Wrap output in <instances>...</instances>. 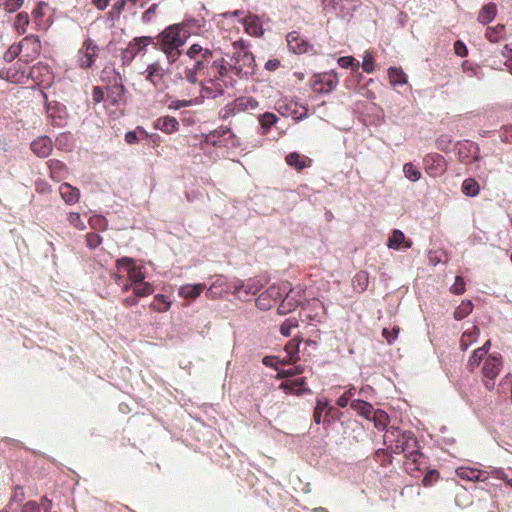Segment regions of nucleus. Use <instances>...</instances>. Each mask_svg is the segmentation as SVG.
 Instances as JSON below:
<instances>
[{
    "mask_svg": "<svg viewBox=\"0 0 512 512\" xmlns=\"http://www.w3.org/2000/svg\"><path fill=\"white\" fill-rule=\"evenodd\" d=\"M287 43L289 50L295 54H302L308 51V42L296 31H292L287 35Z\"/></svg>",
    "mask_w": 512,
    "mask_h": 512,
    "instance_id": "16",
    "label": "nucleus"
},
{
    "mask_svg": "<svg viewBox=\"0 0 512 512\" xmlns=\"http://www.w3.org/2000/svg\"><path fill=\"white\" fill-rule=\"evenodd\" d=\"M321 2L323 9L327 12H330L335 11L339 7L342 0H321Z\"/></svg>",
    "mask_w": 512,
    "mask_h": 512,
    "instance_id": "63",
    "label": "nucleus"
},
{
    "mask_svg": "<svg viewBox=\"0 0 512 512\" xmlns=\"http://www.w3.org/2000/svg\"><path fill=\"white\" fill-rule=\"evenodd\" d=\"M232 288L225 277L218 275L214 278L209 287L206 286V296L209 299L216 300L222 297L224 293H228Z\"/></svg>",
    "mask_w": 512,
    "mask_h": 512,
    "instance_id": "12",
    "label": "nucleus"
},
{
    "mask_svg": "<svg viewBox=\"0 0 512 512\" xmlns=\"http://www.w3.org/2000/svg\"><path fill=\"white\" fill-rule=\"evenodd\" d=\"M451 292L457 295L464 293L465 291V282L461 276L455 277V282L450 288Z\"/></svg>",
    "mask_w": 512,
    "mask_h": 512,
    "instance_id": "55",
    "label": "nucleus"
},
{
    "mask_svg": "<svg viewBox=\"0 0 512 512\" xmlns=\"http://www.w3.org/2000/svg\"><path fill=\"white\" fill-rule=\"evenodd\" d=\"M153 292L154 288L152 284H150L149 282H145L144 280L133 286V293L137 297H146L151 295Z\"/></svg>",
    "mask_w": 512,
    "mask_h": 512,
    "instance_id": "41",
    "label": "nucleus"
},
{
    "mask_svg": "<svg viewBox=\"0 0 512 512\" xmlns=\"http://www.w3.org/2000/svg\"><path fill=\"white\" fill-rule=\"evenodd\" d=\"M297 326V320L294 318H289L280 326V332L283 336L289 337L291 335V329Z\"/></svg>",
    "mask_w": 512,
    "mask_h": 512,
    "instance_id": "52",
    "label": "nucleus"
},
{
    "mask_svg": "<svg viewBox=\"0 0 512 512\" xmlns=\"http://www.w3.org/2000/svg\"><path fill=\"white\" fill-rule=\"evenodd\" d=\"M304 294L305 289L301 285L293 288L289 286V289L285 293V298L289 301V304L296 308L304 300Z\"/></svg>",
    "mask_w": 512,
    "mask_h": 512,
    "instance_id": "27",
    "label": "nucleus"
},
{
    "mask_svg": "<svg viewBox=\"0 0 512 512\" xmlns=\"http://www.w3.org/2000/svg\"><path fill=\"white\" fill-rule=\"evenodd\" d=\"M300 343V339L293 338L285 345V352L287 355L285 358H283V360H281L282 364L294 363L299 359L298 353Z\"/></svg>",
    "mask_w": 512,
    "mask_h": 512,
    "instance_id": "23",
    "label": "nucleus"
},
{
    "mask_svg": "<svg viewBox=\"0 0 512 512\" xmlns=\"http://www.w3.org/2000/svg\"><path fill=\"white\" fill-rule=\"evenodd\" d=\"M462 192L469 197H475L479 194L480 186L473 178L465 179L462 183Z\"/></svg>",
    "mask_w": 512,
    "mask_h": 512,
    "instance_id": "37",
    "label": "nucleus"
},
{
    "mask_svg": "<svg viewBox=\"0 0 512 512\" xmlns=\"http://www.w3.org/2000/svg\"><path fill=\"white\" fill-rule=\"evenodd\" d=\"M479 335L480 330L477 326H472L471 329L464 331L460 339L461 350L466 351L474 342L477 341Z\"/></svg>",
    "mask_w": 512,
    "mask_h": 512,
    "instance_id": "29",
    "label": "nucleus"
},
{
    "mask_svg": "<svg viewBox=\"0 0 512 512\" xmlns=\"http://www.w3.org/2000/svg\"><path fill=\"white\" fill-rule=\"evenodd\" d=\"M502 368L501 356L497 353L489 354L483 364V382L487 389L491 390L495 386V378Z\"/></svg>",
    "mask_w": 512,
    "mask_h": 512,
    "instance_id": "3",
    "label": "nucleus"
},
{
    "mask_svg": "<svg viewBox=\"0 0 512 512\" xmlns=\"http://www.w3.org/2000/svg\"><path fill=\"white\" fill-rule=\"evenodd\" d=\"M402 432L403 431H400L397 427L394 426L387 428L384 434V442L389 443L390 446L393 447L397 438L401 436Z\"/></svg>",
    "mask_w": 512,
    "mask_h": 512,
    "instance_id": "45",
    "label": "nucleus"
},
{
    "mask_svg": "<svg viewBox=\"0 0 512 512\" xmlns=\"http://www.w3.org/2000/svg\"><path fill=\"white\" fill-rule=\"evenodd\" d=\"M160 49L166 55L169 64H173L181 55L180 48L185 44L186 39L181 36V27L178 24L171 25L164 29L158 37Z\"/></svg>",
    "mask_w": 512,
    "mask_h": 512,
    "instance_id": "2",
    "label": "nucleus"
},
{
    "mask_svg": "<svg viewBox=\"0 0 512 512\" xmlns=\"http://www.w3.org/2000/svg\"><path fill=\"white\" fill-rule=\"evenodd\" d=\"M339 80L336 74H324L319 80H316L313 88L318 93H330L338 85Z\"/></svg>",
    "mask_w": 512,
    "mask_h": 512,
    "instance_id": "14",
    "label": "nucleus"
},
{
    "mask_svg": "<svg viewBox=\"0 0 512 512\" xmlns=\"http://www.w3.org/2000/svg\"><path fill=\"white\" fill-rule=\"evenodd\" d=\"M25 500V493L21 486H16L12 496L10 497L7 509H13L14 504H20Z\"/></svg>",
    "mask_w": 512,
    "mask_h": 512,
    "instance_id": "46",
    "label": "nucleus"
},
{
    "mask_svg": "<svg viewBox=\"0 0 512 512\" xmlns=\"http://www.w3.org/2000/svg\"><path fill=\"white\" fill-rule=\"evenodd\" d=\"M59 193L67 205L76 204L80 199V190L67 182L59 186Z\"/></svg>",
    "mask_w": 512,
    "mask_h": 512,
    "instance_id": "18",
    "label": "nucleus"
},
{
    "mask_svg": "<svg viewBox=\"0 0 512 512\" xmlns=\"http://www.w3.org/2000/svg\"><path fill=\"white\" fill-rule=\"evenodd\" d=\"M99 47L92 39H86L78 51L77 62L81 68H89L98 56Z\"/></svg>",
    "mask_w": 512,
    "mask_h": 512,
    "instance_id": "8",
    "label": "nucleus"
},
{
    "mask_svg": "<svg viewBox=\"0 0 512 512\" xmlns=\"http://www.w3.org/2000/svg\"><path fill=\"white\" fill-rule=\"evenodd\" d=\"M304 372V367L301 365L294 366L289 369L282 370L278 376L279 377H292L296 375H300Z\"/></svg>",
    "mask_w": 512,
    "mask_h": 512,
    "instance_id": "54",
    "label": "nucleus"
},
{
    "mask_svg": "<svg viewBox=\"0 0 512 512\" xmlns=\"http://www.w3.org/2000/svg\"><path fill=\"white\" fill-rule=\"evenodd\" d=\"M289 289V283L288 282H282L281 284H273L267 288L266 291L263 292V294L270 300L277 301L278 299L282 298L283 295L287 292Z\"/></svg>",
    "mask_w": 512,
    "mask_h": 512,
    "instance_id": "28",
    "label": "nucleus"
},
{
    "mask_svg": "<svg viewBox=\"0 0 512 512\" xmlns=\"http://www.w3.org/2000/svg\"><path fill=\"white\" fill-rule=\"evenodd\" d=\"M371 419L374 421L375 427L379 430H384L388 424V414L383 410H374L371 416Z\"/></svg>",
    "mask_w": 512,
    "mask_h": 512,
    "instance_id": "38",
    "label": "nucleus"
},
{
    "mask_svg": "<svg viewBox=\"0 0 512 512\" xmlns=\"http://www.w3.org/2000/svg\"><path fill=\"white\" fill-rule=\"evenodd\" d=\"M473 310V304L470 300L462 301V303L455 309L454 318L462 320L467 317Z\"/></svg>",
    "mask_w": 512,
    "mask_h": 512,
    "instance_id": "40",
    "label": "nucleus"
},
{
    "mask_svg": "<svg viewBox=\"0 0 512 512\" xmlns=\"http://www.w3.org/2000/svg\"><path fill=\"white\" fill-rule=\"evenodd\" d=\"M102 242L101 237L96 233H88L86 235V243L90 249H95Z\"/></svg>",
    "mask_w": 512,
    "mask_h": 512,
    "instance_id": "57",
    "label": "nucleus"
},
{
    "mask_svg": "<svg viewBox=\"0 0 512 512\" xmlns=\"http://www.w3.org/2000/svg\"><path fill=\"white\" fill-rule=\"evenodd\" d=\"M403 172L405 177L412 182H416L421 178V172L412 163L404 164Z\"/></svg>",
    "mask_w": 512,
    "mask_h": 512,
    "instance_id": "44",
    "label": "nucleus"
},
{
    "mask_svg": "<svg viewBox=\"0 0 512 512\" xmlns=\"http://www.w3.org/2000/svg\"><path fill=\"white\" fill-rule=\"evenodd\" d=\"M338 64L342 67V68H351L353 71H356L360 64L357 60H355L353 57L351 56H343V57H340L338 59Z\"/></svg>",
    "mask_w": 512,
    "mask_h": 512,
    "instance_id": "50",
    "label": "nucleus"
},
{
    "mask_svg": "<svg viewBox=\"0 0 512 512\" xmlns=\"http://www.w3.org/2000/svg\"><path fill=\"white\" fill-rule=\"evenodd\" d=\"M67 221L70 223V225L78 230L82 231L86 229L85 223L82 221L80 214L77 212H69L67 215Z\"/></svg>",
    "mask_w": 512,
    "mask_h": 512,
    "instance_id": "49",
    "label": "nucleus"
},
{
    "mask_svg": "<svg viewBox=\"0 0 512 512\" xmlns=\"http://www.w3.org/2000/svg\"><path fill=\"white\" fill-rule=\"evenodd\" d=\"M362 68L366 73H372L374 71V58L371 52H365Z\"/></svg>",
    "mask_w": 512,
    "mask_h": 512,
    "instance_id": "53",
    "label": "nucleus"
},
{
    "mask_svg": "<svg viewBox=\"0 0 512 512\" xmlns=\"http://www.w3.org/2000/svg\"><path fill=\"white\" fill-rule=\"evenodd\" d=\"M259 122L262 127V134H266L268 130L278 121V117L274 113L266 112L259 116Z\"/></svg>",
    "mask_w": 512,
    "mask_h": 512,
    "instance_id": "39",
    "label": "nucleus"
},
{
    "mask_svg": "<svg viewBox=\"0 0 512 512\" xmlns=\"http://www.w3.org/2000/svg\"><path fill=\"white\" fill-rule=\"evenodd\" d=\"M462 68L464 73L467 74L469 77H478L482 78L483 75L481 73V69L477 64L470 63L468 61H464L462 63Z\"/></svg>",
    "mask_w": 512,
    "mask_h": 512,
    "instance_id": "48",
    "label": "nucleus"
},
{
    "mask_svg": "<svg viewBox=\"0 0 512 512\" xmlns=\"http://www.w3.org/2000/svg\"><path fill=\"white\" fill-rule=\"evenodd\" d=\"M206 289L203 283L197 284H184L178 288V295L182 298L195 300Z\"/></svg>",
    "mask_w": 512,
    "mask_h": 512,
    "instance_id": "19",
    "label": "nucleus"
},
{
    "mask_svg": "<svg viewBox=\"0 0 512 512\" xmlns=\"http://www.w3.org/2000/svg\"><path fill=\"white\" fill-rule=\"evenodd\" d=\"M243 25L248 34L259 37L263 35L260 19L256 15H248L243 19Z\"/></svg>",
    "mask_w": 512,
    "mask_h": 512,
    "instance_id": "21",
    "label": "nucleus"
},
{
    "mask_svg": "<svg viewBox=\"0 0 512 512\" xmlns=\"http://www.w3.org/2000/svg\"><path fill=\"white\" fill-rule=\"evenodd\" d=\"M262 287L263 283L256 278H249L246 281L236 280L232 284V293L239 299H242V292L247 296L256 295Z\"/></svg>",
    "mask_w": 512,
    "mask_h": 512,
    "instance_id": "10",
    "label": "nucleus"
},
{
    "mask_svg": "<svg viewBox=\"0 0 512 512\" xmlns=\"http://www.w3.org/2000/svg\"><path fill=\"white\" fill-rule=\"evenodd\" d=\"M116 267L127 273L128 279L133 286L145 279V275L142 272L141 267L135 264V260L133 258L122 257L118 259L116 261Z\"/></svg>",
    "mask_w": 512,
    "mask_h": 512,
    "instance_id": "7",
    "label": "nucleus"
},
{
    "mask_svg": "<svg viewBox=\"0 0 512 512\" xmlns=\"http://www.w3.org/2000/svg\"><path fill=\"white\" fill-rule=\"evenodd\" d=\"M28 24H29V16L27 13H19L16 16V27L18 30L25 32V28Z\"/></svg>",
    "mask_w": 512,
    "mask_h": 512,
    "instance_id": "59",
    "label": "nucleus"
},
{
    "mask_svg": "<svg viewBox=\"0 0 512 512\" xmlns=\"http://www.w3.org/2000/svg\"><path fill=\"white\" fill-rule=\"evenodd\" d=\"M258 107V102L253 97H239L232 103L227 104L221 111L220 116L227 119L240 112L254 110Z\"/></svg>",
    "mask_w": 512,
    "mask_h": 512,
    "instance_id": "6",
    "label": "nucleus"
},
{
    "mask_svg": "<svg viewBox=\"0 0 512 512\" xmlns=\"http://www.w3.org/2000/svg\"><path fill=\"white\" fill-rule=\"evenodd\" d=\"M310 162V159L305 156H301L297 152H291L286 156V163L298 171L307 167Z\"/></svg>",
    "mask_w": 512,
    "mask_h": 512,
    "instance_id": "32",
    "label": "nucleus"
},
{
    "mask_svg": "<svg viewBox=\"0 0 512 512\" xmlns=\"http://www.w3.org/2000/svg\"><path fill=\"white\" fill-rule=\"evenodd\" d=\"M490 345V340H488L482 347H479L478 349L474 350L472 356L469 358V366L471 368H474L475 366H478L480 364L483 357L487 355Z\"/></svg>",
    "mask_w": 512,
    "mask_h": 512,
    "instance_id": "35",
    "label": "nucleus"
},
{
    "mask_svg": "<svg viewBox=\"0 0 512 512\" xmlns=\"http://www.w3.org/2000/svg\"><path fill=\"white\" fill-rule=\"evenodd\" d=\"M223 93V86L219 82L213 80L212 77H210L208 81L202 83V95L204 97L216 98L223 95Z\"/></svg>",
    "mask_w": 512,
    "mask_h": 512,
    "instance_id": "22",
    "label": "nucleus"
},
{
    "mask_svg": "<svg viewBox=\"0 0 512 512\" xmlns=\"http://www.w3.org/2000/svg\"><path fill=\"white\" fill-rule=\"evenodd\" d=\"M155 127L165 133H173L178 130L179 123L176 118L166 116L157 119Z\"/></svg>",
    "mask_w": 512,
    "mask_h": 512,
    "instance_id": "30",
    "label": "nucleus"
},
{
    "mask_svg": "<svg viewBox=\"0 0 512 512\" xmlns=\"http://www.w3.org/2000/svg\"><path fill=\"white\" fill-rule=\"evenodd\" d=\"M399 330V327H394L392 331H390L388 328H384L382 334L389 343H392L394 340L397 339Z\"/></svg>",
    "mask_w": 512,
    "mask_h": 512,
    "instance_id": "60",
    "label": "nucleus"
},
{
    "mask_svg": "<svg viewBox=\"0 0 512 512\" xmlns=\"http://www.w3.org/2000/svg\"><path fill=\"white\" fill-rule=\"evenodd\" d=\"M166 73L167 70L163 68L159 62H154L148 65L146 70L143 72L146 80L156 88L162 86Z\"/></svg>",
    "mask_w": 512,
    "mask_h": 512,
    "instance_id": "13",
    "label": "nucleus"
},
{
    "mask_svg": "<svg viewBox=\"0 0 512 512\" xmlns=\"http://www.w3.org/2000/svg\"><path fill=\"white\" fill-rule=\"evenodd\" d=\"M351 408L356 411L360 416L370 420L373 413V406L363 400L356 399L350 402Z\"/></svg>",
    "mask_w": 512,
    "mask_h": 512,
    "instance_id": "31",
    "label": "nucleus"
},
{
    "mask_svg": "<svg viewBox=\"0 0 512 512\" xmlns=\"http://www.w3.org/2000/svg\"><path fill=\"white\" fill-rule=\"evenodd\" d=\"M500 137L505 142H512V124L504 126L501 129Z\"/></svg>",
    "mask_w": 512,
    "mask_h": 512,
    "instance_id": "64",
    "label": "nucleus"
},
{
    "mask_svg": "<svg viewBox=\"0 0 512 512\" xmlns=\"http://www.w3.org/2000/svg\"><path fill=\"white\" fill-rule=\"evenodd\" d=\"M403 244L404 248H410L412 243L410 240H406L405 234L401 230L395 229L392 235L388 239L387 246L392 249H400Z\"/></svg>",
    "mask_w": 512,
    "mask_h": 512,
    "instance_id": "26",
    "label": "nucleus"
},
{
    "mask_svg": "<svg viewBox=\"0 0 512 512\" xmlns=\"http://www.w3.org/2000/svg\"><path fill=\"white\" fill-rule=\"evenodd\" d=\"M151 43L152 38L149 36L135 38L121 53L123 64H129L137 54H139L141 51H144L145 48Z\"/></svg>",
    "mask_w": 512,
    "mask_h": 512,
    "instance_id": "9",
    "label": "nucleus"
},
{
    "mask_svg": "<svg viewBox=\"0 0 512 512\" xmlns=\"http://www.w3.org/2000/svg\"><path fill=\"white\" fill-rule=\"evenodd\" d=\"M19 512H40V505L35 501H27Z\"/></svg>",
    "mask_w": 512,
    "mask_h": 512,
    "instance_id": "62",
    "label": "nucleus"
},
{
    "mask_svg": "<svg viewBox=\"0 0 512 512\" xmlns=\"http://www.w3.org/2000/svg\"><path fill=\"white\" fill-rule=\"evenodd\" d=\"M256 306L260 310L266 311L272 307L270 299H268L263 293L256 299Z\"/></svg>",
    "mask_w": 512,
    "mask_h": 512,
    "instance_id": "58",
    "label": "nucleus"
},
{
    "mask_svg": "<svg viewBox=\"0 0 512 512\" xmlns=\"http://www.w3.org/2000/svg\"><path fill=\"white\" fill-rule=\"evenodd\" d=\"M125 93V88L122 84H115L110 88L109 98L112 104H118L122 101Z\"/></svg>",
    "mask_w": 512,
    "mask_h": 512,
    "instance_id": "43",
    "label": "nucleus"
},
{
    "mask_svg": "<svg viewBox=\"0 0 512 512\" xmlns=\"http://www.w3.org/2000/svg\"><path fill=\"white\" fill-rule=\"evenodd\" d=\"M505 37V26L498 24L494 27H488L486 29V38L492 42L497 43Z\"/></svg>",
    "mask_w": 512,
    "mask_h": 512,
    "instance_id": "36",
    "label": "nucleus"
},
{
    "mask_svg": "<svg viewBox=\"0 0 512 512\" xmlns=\"http://www.w3.org/2000/svg\"><path fill=\"white\" fill-rule=\"evenodd\" d=\"M211 68L214 70L213 80L220 83V81L224 80V77L228 73L227 67L223 65V59L220 61H213L211 64Z\"/></svg>",
    "mask_w": 512,
    "mask_h": 512,
    "instance_id": "42",
    "label": "nucleus"
},
{
    "mask_svg": "<svg viewBox=\"0 0 512 512\" xmlns=\"http://www.w3.org/2000/svg\"><path fill=\"white\" fill-rule=\"evenodd\" d=\"M353 285L358 291H364L368 286V275L366 272L361 271L353 278Z\"/></svg>",
    "mask_w": 512,
    "mask_h": 512,
    "instance_id": "47",
    "label": "nucleus"
},
{
    "mask_svg": "<svg viewBox=\"0 0 512 512\" xmlns=\"http://www.w3.org/2000/svg\"><path fill=\"white\" fill-rule=\"evenodd\" d=\"M48 117L52 119L53 124L61 126L66 118V108L58 102H49L46 104Z\"/></svg>",
    "mask_w": 512,
    "mask_h": 512,
    "instance_id": "17",
    "label": "nucleus"
},
{
    "mask_svg": "<svg viewBox=\"0 0 512 512\" xmlns=\"http://www.w3.org/2000/svg\"><path fill=\"white\" fill-rule=\"evenodd\" d=\"M388 76L391 85L402 86L407 83V75L402 69L396 67H390L388 70Z\"/></svg>",
    "mask_w": 512,
    "mask_h": 512,
    "instance_id": "34",
    "label": "nucleus"
},
{
    "mask_svg": "<svg viewBox=\"0 0 512 512\" xmlns=\"http://www.w3.org/2000/svg\"><path fill=\"white\" fill-rule=\"evenodd\" d=\"M305 378H299L295 380H287L281 383L280 388L284 390L286 394L302 395L310 390L304 387Z\"/></svg>",
    "mask_w": 512,
    "mask_h": 512,
    "instance_id": "20",
    "label": "nucleus"
},
{
    "mask_svg": "<svg viewBox=\"0 0 512 512\" xmlns=\"http://www.w3.org/2000/svg\"><path fill=\"white\" fill-rule=\"evenodd\" d=\"M154 302L155 305H158V311H166L170 308L171 305V303L167 301V298L162 294L156 295L154 298Z\"/></svg>",
    "mask_w": 512,
    "mask_h": 512,
    "instance_id": "56",
    "label": "nucleus"
},
{
    "mask_svg": "<svg viewBox=\"0 0 512 512\" xmlns=\"http://www.w3.org/2000/svg\"><path fill=\"white\" fill-rule=\"evenodd\" d=\"M496 14H497V6L495 3L490 2L486 5H484L480 9V11L478 13L477 20L479 23L485 25V24L492 22L494 20V18L496 17Z\"/></svg>",
    "mask_w": 512,
    "mask_h": 512,
    "instance_id": "25",
    "label": "nucleus"
},
{
    "mask_svg": "<svg viewBox=\"0 0 512 512\" xmlns=\"http://www.w3.org/2000/svg\"><path fill=\"white\" fill-rule=\"evenodd\" d=\"M31 150L41 158L48 157L52 150H53V144L52 140L47 136H41L32 141L31 143Z\"/></svg>",
    "mask_w": 512,
    "mask_h": 512,
    "instance_id": "15",
    "label": "nucleus"
},
{
    "mask_svg": "<svg viewBox=\"0 0 512 512\" xmlns=\"http://www.w3.org/2000/svg\"><path fill=\"white\" fill-rule=\"evenodd\" d=\"M49 168L51 171L52 178H56L57 175H60L66 168L65 164L59 160L52 159L48 162Z\"/></svg>",
    "mask_w": 512,
    "mask_h": 512,
    "instance_id": "51",
    "label": "nucleus"
},
{
    "mask_svg": "<svg viewBox=\"0 0 512 512\" xmlns=\"http://www.w3.org/2000/svg\"><path fill=\"white\" fill-rule=\"evenodd\" d=\"M423 162L427 173L432 177H438L446 171V160L438 153L426 155Z\"/></svg>",
    "mask_w": 512,
    "mask_h": 512,
    "instance_id": "11",
    "label": "nucleus"
},
{
    "mask_svg": "<svg viewBox=\"0 0 512 512\" xmlns=\"http://www.w3.org/2000/svg\"><path fill=\"white\" fill-rule=\"evenodd\" d=\"M487 472H483V471H480V470H477V469H472V468H464V467H460L458 469H456V475L463 479V480H467V481H473V482H477V481H484L486 479V474Z\"/></svg>",
    "mask_w": 512,
    "mask_h": 512,
    "instance_id": "24",
    "label": "nucleus"
},
{
    "mask_svg": "<svg viewBox=\"0 0 512 512\" xmlns=\"http://www.w3.org/2000/svg\"><path fill=\"white\" fill-rule=\"evenodd\" d=\"M277 111L284 117L302 120L307 117L308 108L294 99H281L276 103Z\"/></svg>",
    "mask_w": 512,
    "mask_h": 512,
    "instance_id": "4",
    "label": "nucleus"
},
{
    "mask_svg": "<svg viewBox=\"0 0 512 512\" xmlns=\"http://www.w3.org/2000/svg\"><path fill=\"white\" fill-rule=\"evenodd\" d=\"M50 70L47 66L36 65L30 69L29 75H26L25 72L19 73V71L15 67H11L7 71V78L11 82H21L26 77H31L33 80L42 83L46 81V79H40V76L47 77V80L50 78Z\"/></svg>",
    "mask_w": 512,
    "mask_h": 512,
    "instance_id": "5",
    "label": "nucleus"
},
{
    "mask_svg": "<svg viewBox=\"0 0 512 512\" xmlns=\"http://www.w3.org/2000/svg\"><path fill=\"white\" fill-rule=\"evenodd\" d=\"M396 454L403 453L406 457L405 469L408 473L421 470L423 454L419 450L417 439L411 431H403L392 447Z\"/></svg>",
    "mask_w": 512,
    "mask_h": 512,
    "instance_id": "1",
    "label": "nucleus"
},
{
    "mask_svg": "<svg viewBox=\"0 0 512 512\" xmlns=\"http://www.w3.org/2000/svg\"><path fill=\"white\" fill-rule=\"evenodd\" d=\"M450 144L451 139L447 135L440 136L436 141L437 148L442 151H447L449 149Z\"/></svg>",
    "mask_w": 512,
    "mask_h": 512,
    "instance_id": "61",
    "label": "nucleus"
},
{
    "mask_svg": "<svg viewBox=\"0 0 512 512\" xmlns=\"http://www.w3.org/2000/svg\"><path fill=\"white\" fill-rule=\"evenodd\" d=\"M332 410L333 407L329 406V402L325 397H317L313 415L314 422L316 424H320L322 419V413L326 411V415H328Z\"/></svg>",
    "mask_w": 512,
    "mask_h": 512,
    "instance_id": "33",
    "label": "nucleus"
}]
</instances>
